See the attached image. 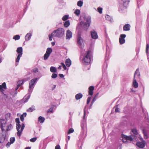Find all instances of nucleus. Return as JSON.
Returning <instances> with one entry per match:
<instances>
[{"label": "nucleus", "mask_w": 149, "mask_h": 149, "mask_svg": "<svg viewBox=\"0 0 149 149\" xmlns=\"http://www.w3.org/2000/svg\"><path fill=\"white\" fill-rule=\"evenodd\" d=\"M0 128L2 133L0 134V143L3 142L6 136V132L10 131L13 128L11 122H7L5 119H0Z\"/></svg>", "instance_id": "f257e3e1"}, {"label": "nucleus", "mask_w": 149, "mask_h": 149, "mask_svg": "<svg viewBox=\"0 0 149 149\" xmlns=\"http://www.w3.org/2000/svg\"><path fill=\"white\" fill-rule=\"evenodd\" d=\"M65 30L62 28H59L54 31L51 34L48 35L49 39L50 41L52 40V37H56L61 38L64 35Z\"/></svg>", "instance_id": "f03ea898"}, {"label": "nucleus", "mask_w": 149, "mask_h": 149, "mask_svg": "<svg viewBox=\"0 0 149 149\" xmlns=\"http://www.w3.org/2000/svg\"><path fill=\"white\" fill-rule=\"evenodd\" d=\"M91 52L88 51L86 53L84 56H81L80 59L82 63L85 65H88L89 64L91 61Z\"/></svg>", "instance_id": "7ed1b4c3"}, {"label": "nucleus", "mask_w": 149, "mask_h": 149, "mask_svg": "<svg viewBox=\"0 0 149 149\" xmlns=\"http://www.w3.org/2000/svg\"><path fill=\"white\" fill-rule=\"evenodd\" d=\"M37 78H34L31 79L29 82V86L28 90V93L31 94L33 90L37 81L38 80Z\"/></svg>", "instance_id": "20e7f679"}, {"label": "nucleus", "mask_w": 149, "mask_h": 149, "mask_svg": "<svg viewBox=\"0 0 149 149\" xmlns=\"http://www.w3.org/2000/svg\"><path fill=\"white\" fill-rule=\"evenodd\" d=\"M17 52L18 54L16 59L15 65L17 66L18 65V63L19 62V60L20 59L21 57L22 56V55L23 49L22 47H18L17 49Z\"/></svg>", "instance_id": "39448f33"}, {"label": "nucleus", "mask_w": 149, "mask_h": 149, "mask_svg": "<svg viewBox=\"0 0 149 149\" xmlns=\"http://www.w3.org/2000/svg\"><path fill=\"white\" fill-rule=\"evenodd\" d=\"M16 129L17 131V135L19 137H20L25 127L24 125L22 123V126L19 124H16Z\"/></svg>", "instance_id": "423d86ee"}, {"label": "nucleus", "mask_w": 149, "mask_h": 149, "mask_svg": "<svg viewBox=\"0 0 149 149\" xmlns=\"http://www.w3.org/2000/svg\"><path fill=\"white\" fill-rule=\"evenodd\" d=\"M77 42L80 48L83 49L84 47V40L80 34H78L77 36Z\"/></svg>", "instance_id": "0eeeda50"}, {"label": "nucleus", "mask_w": 149, "mask_h": 149, "mask_svg": "<svg viewBox=\"0 0 149 149\" xmlns=\"http://www.w3.org/2000/svg\"><path fill=\"white\" fill-rule=\"evenodd\" d=\"M130 0H122V4L123 6H121L119 8V11L120 12H122L123 10H124L127 6Z\"/></svg>", "instance_id": "6e6552de"}, {"label": "nucleus", "mask_w": 149, "mask_h": 149, "mask_svg": "<svg viewBox=\"0 0 149 149\" xmlns=\"http://www.w3.org/2000/svg\"><path fill=\"white\" fill-rule=\"evenodd\" d=\"M24 82V81L23 80H19L17 82V86L15 88V93L13 94V93H11V94L13 95V97L17 95V90L18 89V88L20 87L21 85L23 84Z\"/></svg>", "instance_id": "1a4fd4ad"}, {"label": "nucleus", "mask_w": 149, "mask_h": 149, "mask_svg": "<svg viewBox=\"0 0 149 149\" xmlns=\"http://www.w3.org/2000/svg\"><path fill=\"white\" fill-rule=\"evenodd\" d=\"M80 24L83 28L86 29H87L90 26L87 23L84 21H81Z\"/></svg>", "instance_id": "9d476101"}, {"label": "nucleus", "mask_w": 149, "mask_h": 149, "mask_svg": "<svg viewBox=\"0 0 149 149\" xmlns=\"http://www.w3.org/2000/svg\"><path fill=\"white\" fill-rule=\"evenodd\" d=\"M72 36V32L69 30H68L66 33V39L70 40Z\"/></svg>", "instance_id": "9b49d317"}, {"label": "nucleus", "mask_w": 149, "mask_h": 149, "mask_svg": "<svg viewBox=\"0 0 149 149\" xmlns=\"http://www.w3.org/2000/svg\"><path fill=\"white\" fill-rule=\"evenodd\" d=\"M126 35L125 34H121L119 38V42L121 44L124 43L125 42V38L126 37Z\"/></svg>", "instance_id": "f8f14e48"}, {"label": "nucleus", "mask_w": 149, "mask_h": 149, "mask_svg": "<svg viewBox=\"0 0 149 149\" xmlns=\"http://www.w3.org/2000/svg\"><path fill=\"white\" fill-rule=\"evenodd\" d=\"M143 132L145 139H147L149 137V131H147L145 129L143 130Z\"/></svg>", "instance_id": "ddd939ff"}, {"label": "nucleus", "mask_w": 149, "mask_h": 149, "mask_svg": "<svg viewBox=\"0 0 149 149\" xmlns=\"http://www.w3.org/2000/svg\"><path fill=\"white\" fill-rule=\"evenodd\" d=\"M6 88V84L5 82H3L1 85H0V91L2 93H3L4 90Z\"/></svg>", "instance_id": "4468645a"}, {"label": "nucleus", "mask_w": 149, "mask_h": 149, "mask_svg": "<svg viewBox=\"0 0 149 149\" xmlns=\"http://www.w3.org/2000/svg\"><path fill=\"white\" fill-rule=\"evenodd\" d=\"M91 35L92 38L94 39H96L98 38V36L97 33L95 31H93L91 32Z\"/></svg>", "instance_id": "2eb2a0df"}, {"label": "nucleus", "mask_w": 149, "mask_h": 149, "mask_svg": "<svg viewBox=\"0 0 149 149\" xmlns=\"http://www.w3.org/2000/svg\"><path fill=\"white\" fill-rule=\"evenodd\" d=\"M84 21L87 23L88 24L90 25L91 23V17L90 16L84 17Z\"/></svg>", "instance_id": "dca6fc26"}, {"label": "nucleus", "mask_w": 149, "mask_h": 149, "mask_svg": "<svg viewBox=\"0 0 149 149\" xmlns=\"http://www.w3.org/2000/svg\"><path fill=\"white\" fill-rule=\"evenodd\" d=\"M140 76V73L139 72V69L137 68L136 69L135 72L134 79H137L138 78H139V76Z\"/></svg>", "instance_id": "f3484780"}, {"label": "nucleus", "mask_w": 149, "mask_h": 149, "mask_svg": "<svg viewBox=\"0 0 149 149\" xmlns=\"http://www.w3.org/2000/svg\"><path fill=\"white\" fill-rule=\"evenodd\" d=\"M136 145L138 147L140 148H143L145 146V142H139L136 143Z\"/></svg>", "instance_id": "a211bd4d"}, {"label": "nucleus", "mask_w": 149, "mask_h": 149, "mask_svg": "<svg viewBox=\"0 0 149 149\" xmlns=\"http://www.w3.org/2000/svg\"><path fill=\"white\" fill-rule=\"evenodd\" d=\"M11 114L10 113H8L5 115V119L6 122H7L8 120H9V122H11V118L10 117Z\"/></svg>", "instance_id": "6ab92c4d"}, {"label": "nucleus", "mask_w": 149, "mask_h": 149, "mask_svg": "<svg viewBox=\"0 0 149 149\" xmlns=\"http://www.w3.org/2000/svg\"><path fill=\"white\" fill-rule=\"evenodd\" d=\"M32 36V34L30 33H28L25 36V40L26 41H28L29 40Z\"/></svg>", "instance_id": "aec40b11"}, {"label": "nucleus", "mask_w": 149, "mask_h": 149, "mask_svg": "<svg viewBox=\"0 0 149 149\" xmlns=\"http://www.w3.org/2000/svg\"><path fill=\"white\" fill-rule=\"evenodd\" d=\"M94 88L93 86H90L89 88L88 93L89 94L91 95H92L93 94V91Z\"/></svg>", "instance_id": "412c9836"}, {"label": "nucleus", "mask_w": 149, "mask_h": 149, "mask_svg": "<svg viewBox=\"0 0 149 149\" xmlns=\"http://www.w3.org/2000/svg\"><path fill=\"white\" fill-rule=\"evenodd\" d=\"M71 61L69 58L66 59L65 61V64L67 67H69L71 64Z\"/></svg>", "instance_id": "4be33fe9"}, {"label": "nucleus", "mask_w": 149, "mask_h": 149, "mask_svg": "<svg viewBox=\"0 0 149 149\" xmlns=\"http://www.w3.org/2000/svg\"><path fill=\"white\" fill-rule=\"evenodd\" d=\"M130 25L128 24H125L123 27V29L124 31H127L130 29Z\"/></svg>", "instance_id": "5701e85b"}, {"label": "nucleus", "mask_w": 149, "mask_h": 149, "mask_svg": "<svg viewBox=\"0 0 149 149\" xmlns=\"http://www.w3.org/2000/svg\"><path fill=\"white\" fill-rule=\"evenodd\" d=\"M122 138H126L127 141L128 140L131 141L132 140V138L131 136H128L122 134Z\"/></svg>", "instance_id": "b1692460"}, {"label": "nucleus", "mask_w": 149, "mask_h": 149, "mask_svg": "<svg viewBox=\"0 0 149 149\" xmlns=\"http://www.w3.org/2000/svg\"><path fill=\"white\" fill-rule=\"evenodd\" d=\"M136 79H134V80L133 82V86L135 88H137L138 86V84L136 81Z\"/></svg>", "instance_id": "393cba45"}, {"label": "nucleus", "mask_w": 149, "mask_h": 149, "mask_svg": "<svg viewBox=\"0 0 149 149\" xmlns=\"http://www.w3.org/2000/svg\"><path fill=\"white\" fill-rule=\"evenodd\" d=\"M83 97V95L81 93H78L75 95V98L76 100H78L81 98Z\"/></svg>", "instance_id": "a878e982"}, {"label": "nucleus", "mask_w": 149, "mask_h": 149, "mask_svg": "<svg viewBox=\"0 0 149 149\" xmlns=\"http://www.w3.org/2000/svg\"><path fill=\"white\" fill-rule=\"evenodd\" d=\"M45 120V118L42 116H40L38 118V121L41 123H43Z\"/></svg>", "instance_id": "bb28decb"}, {"label": "nucleus", "mask_w": 149, "mask_h": 149, "mask_svg": "<svg viewBox=\"0 0 149 149\" xmlns=\"http://www.w3.org/2000/svg\"><path fill=\"white\" fill-rule=\"evenodd\" d=\"M61 65H59V67H58V69L59 70H61L62 66H63V69L65 70L66 69V67L65 65V64L63 63H61Z\"/></svg>", "instance_id": "cd10ccee"}, {"label": "nucleus", "mask_w": 149, "mask_h": 149, "mask_svg": "<svg viewBox=\"0 0 149 149\" xmlns=\"http://www.w3.org/2000/svg\"><path fill=\"white\" fill-rule=\"evenodd\" d=\"M50 70L51 72L53 73H55L57 72V69L56 68L53 66H51L50 68Z\"/></svg>", "instance_id": "c85d7f7f"}, {"label": "nucleus", "mask_w": 149, "mask_h": 149, "mask_svg": "<svg viewBox=\"0 0 149 149\" xmlns=\"http://www.w3.org/2000/svg\"><path fill=\"white\" fill-rule=\"evenodd\" d=\"M105 18L107 20L110 21L111 22H112L113 21V19L112 17L110 16L107 15L105 16Z\"/></svg>", "instance_id": "c756f323"}, {"label": "nucleus", "mask_w": 149, "mask_h": 149, "mask_svg": "<svg viewBox=\"0 0 149 149\" xmlns=\"http://www.w3.org/2000/svg\"><path fill=\"white\" fill-rule=\"evenodd\" d=\"M35 110V107L32 106L31 107L29 108L27 110V111L28 112H30L33 111Z\"/></svg>", "instance_id": "7c9ffc66"}, {"label": "nucleus", "mask_w": 149, "mask_h": 149, "mask_svg": "<svg viewBox=\"0 0 149 149\" xmlns=\"http://www.w3.org/2000/svg\"><path fill=\"white\" fill-rule=\"evenodd\" d=\"M80 10L78 9H77L75 10L74 12V14H75L77 16H79L80 14Z\"/></svg>", "instance_id": "2f4dec72"}, {"label": "nucleus", "mask_w": 149, "mask_h": 149, "mask_svg": "<svg viewBox=\"0 0 149 149\" xmlns=\"http://www.w3.org/2000/svg\"><path fill=\"white\" fill-rule=\"evenodd\" d=\"M52 52V49L51 48H48L47 49L46 53L49 55Z\"/></svg>", "instance_id": "473e14b6"}, {"label": "nucleus", "mask_w": 149, "mask_h": 149, "mask_svg": "<svg viewBox=\"0 0 149 149\" xmlns=\"http://www.w3.org/2000/svg\"><path fill=\"white\" fill-rule=\"evenodd\" d=\"M26 113H23V114H22L21 116H20V120H21V121L22 122L24 120V117H26Z\"/></svg>", "instance_id": "72a5a7b5"}, {"label": "nucleus", "mask_w": 149, "mask_h": 149, "mask_svg": "<svg viewBox=\"0 0 149 149\" xmlns=\"http://www.w3.org/2000/svg\"><path fill=\"white\" fill-rule=\"evenodd\" d=\"M29 94V95L27 97L25 96L23 98V100L24 101V102H27V101L28 100L30 96V94Z\"/></svg>", "instance_id": "f704fd0d"}, {"label": "nucleus", "mask_w": 149, "mask_h": 149, "mask_svg": "<svg viewBox=\"0 0 149 149\" xmlns=\"http://www.w3.org/2000/svg\"><path fill=\"white\" fill-rule=\"evenodd\" d=\"M70 24V22L69 20H68L65 22L64 25L65 27H67L69 26Z\"/></svg>", "instance_id": "c9c22d12"}, {"label": "nucleus", "mask_w": 149, "mask_h": 149, "mask_svg": "<svg viewBox=\"0 0 149 149\" xmlns=\"http://www.w3.org/2000/svg\"><path fill=\"white\" fill-rule=\"evenodd\" d=\"M83 2L81 0L79 1L77 3V5L80 7H81L83 5Z\"/></svg>", "instance_id": "e433bc0d"}, {"label": "nucleus", "mask_w": 149, "mask_h": 149, "mask_svg": "<svg viewBox=\"0 0 149 149\" xmlns=\"http://www.w3.org/2000/svg\"><path fill=\"white\" fill-rule=\"evenodd\" d=\"M20 36L19 35H16L13 36V39L15 40H18L20 39Z\"/></svg>", "instance_id": "4c0bfd02"}, {"label": "nucleus", "mask_w": 149, "mask_h": 149, "mask_svg": "<svg viewBox=\"0 0 149 149\" xmlns=\"http://www.w3.org/2000/svg\"><path fill=\"white\" fill-rule=\"evenodd\" d=\"M54 107V106H52V107H51V108L47 110V112H51L52 113L53 112V108Z\"/></svg>", "instance_id": "58836bf2"}, {"label": "nucleus", "mask_w": 149, "mask_h": 149, "mask_svg": "<svg viewBox=\"0 0 149 149\" xmlns=\"http://www.w3.org/2000/svg\"><path fill=\"white\" fill-rule=\"evenodd\" d=\"M68 15H65L62 17V19L63 21H65L68 19Z\"/></svg>", "instance_id": "ea45409f"}, {"label": "nucleus", "mask_w": 149, "mask_h": 149, "mask_svg": "<svg viewBox=\"0 0 149 149\" xmlns=\"http://www.w3.org/2000/svg\"><path fill=\"white\" fill-rule=\"evenodd\" d=\"M49 55L46 53H45L44 56V59L45 60H46L47 59L49 56Z\"/></svg>", "instance_id": "a19ab883"}, {"label": "nucleus", "mask_w": 149, "mask_h": 149, "mask_svg": "<svg viewBox=\"0 0 149 149\" xmlns=\"http://www.w3.org/2000/svg\"><path fill=\"white\" fill-rule=\"evenodd\" d=\"M114 108H115V113H119L120 111V109L118 108L117 106H116V107H114Z\"/></svg>", "instance_id": "79ce46f5"}, {"label": "nucleus", "mask_w": 149, "mask_h": 149, "mask_svg": "<svg viewBox=\"0 0 149 149\" xmlns=\"http://www.w3.org/2000/svg\"><path fill=\"white\" fill-rule=\"evenodd\" d=\"M132 132L133 133L136 135H137L138 134V132L137 130L136 129H133L132 130Z\"/></svg>", "instance_id": "37998d69"}, {"label": "nucleus", "mask_w": 149, "mask_h": 149, "mask_svg": "<svg viewBox=\"0 0 149 149\" xmlns=\"http://www.w3.org/2000/svg\"><path fill=\"white\" fill-rule=\"evenodd\" d=\"M10 144L13 143L15 141V138L14 137H13V138H11L10 139Z\"/></svg>", "instance_id": "c03bdc74"}, {"label": "nucleus", "mask_w": 149, "mask_h": 149, "mask_svg": "<svg viewBox=\"0 0 149 149\" xmlns=\"http://www.w3.org/2000/svg\"><path fill=\"white\" fill-rule=\"evenodd\" d=\"M74 131V130L73 128H70L68 132V134H69L71 133H73Z\"/></svg>", "instance_id": "a18cd8bd"}, {"label": "nucleus", "mask_w": 149, "mask_h": 149, "mask_svg": "<svg viewBox=\"0 0 149 149\" xmlns=\"http://www.w3.org/2000/svg\"><path fill=\"white\" fill-rule=\"evenodd\" d=\"M37 139L36 137H34L31 138L30 140V141L31 142H35Z\"/></svg>", "instance_id": "49530a36"}, {"label": "nucleus", "mask_w": 149, "mask_h": 149, "mask_svg": "<svg viewBox=\"0 0 149 149\" xmlns=\"http://www.w3.org/2000/svg\"><path fill=\"white\" fill-rule=\"evenodd\" d=\"M57 76V75L56 73H53L52 74L51 77L52 78L54 79L56 78Z\"/></svg>", "instance_id": "de8ad7c7"}, {"label": "nucleus", "mask_w": 149, "mask_h": 149, "mask_svg": "<svg viewBox=\"0 0 149 149\" xmlns=\"http://www.w3.org/2000/svg\"><path fill=\"white\" fill-rule=\"evenodd\" d=\"M97 10L100 13L102 14V8H101L98 7L97 8Z\"/></svg>", "instance_id": "09e8293b"}, {"label": "nucleus", "mask_w": 149, "mask_h": 149, "mask_svg": "<svg viewBox=\"0 0 149 149\" xmlns=\"http://www.w3.org/2000/svg\"><path fill=\"white\" fill-rule=\"evenodd\" d=\"M32 71L34 73H36L38 72V70L37 68H35L32 70Z\"/></svg>", "instance_id": "8fccbe9b"}, {"label": "nucleus", "mask_w": 149, "mask_h": 149, "mask_svg": "<svg viewBox=\"0 0 149 149\" xmlns=\"http://www.w3.org/2000/svg\"><path fill=\"white\" fill-rule=\"evenodd\" d=\"M149 49V45L148 44H147L146 45V53L147 54L148 56H149V55L148 54V50Z\"/></svg>", "instance_id": "3c124183"}, {"label": "nucleus", "mask_w": 149, "mask_h": 149, "mask_svg": "<svg viewBox=\"0 0 149 149\" xmlns=\"http://www.w3.org/2000/svg\"><path fill=\"white\" fill-rule=\"evenodd\" d=\"M123 139H122L123 141V143H127L128 141L126 138H122Z\"/></svg>", "instance_id": "603ef678"}, {"label": "nucleus", "mask_w": 149, "mask_h": 149, "mask_svg": "<svg viewBox=\"0 0 149 149\" xmlns=\"http://www.w3.org/2000/svg\"><path fill=\"white\" fill-rule=\"evenodd\" d=\"M86 106L85 107L84 109V115L83 116V119H84L85 118L86 116Z\"/></svg>", "instance_id": "864d4df0"}, {"label": "nucleus", "mask_w": 149, "mask_h": 149, "mask_svg": "<svg viewBox=\"0 0 149 149\" xmlns=\"http://www.w3.org/2000/svg\"><path fill=\"white\" fill-rule=\"evenodd\" d=\"M81 127L83 130H84L85 127H86V125L85 124H81Z\"/></svg>", "instance_id": "5fc2aeb1"}, {"label": "nucleus", "mask_w": 149, "mask_h": 149, "mask_svg": "<svg viewBox=\"0 0 149 149\" xmlns=\"http://www.w3.org/2000/svg\"><path fill=\"white\" fill-rule=\"evenodd\" d=\"M91 100V97H88V98L87 100V104H88L90 102Z\"/></svg>", "instance_id": "6e6d98bb"}, {"label": "nucleus", "mask_w": 149, "mask_h": 149, "mask_svg": "<svg viewBox=\"0 0 149 149\" xmlns=\"http://www.w3.org/2000/svg\"><path fill=\"white\" fill-rule=\"evenodd\" d=\"M15 122L17 124H19L20 121L19 118H17L15 119Z\"/></svg>", "instance_id": "4d7b16f0"}, {"label": "nucleus", "mask_w": 149, "mask_h": 149, "mask_svg": "<svg viewBox=\"0 0 149 149\" xmlns=\"http://www.w3.org/2000/svg\"><path fill=\"white\" fill-rule=\"evenodd\" d=\"M55 149H60V147L59 145L56 146L55 148Z\"/></svg>", "instance_id": "13d9d810"}, {"label": "nucleus", "mask_w": 149, "mask_h": 149, "mask_svg": "<svg viewBox=\"0 0 149 149\" xmlns=\"http://www.w3.org/2000/svg\"><path fill=\"white\" fill-rule=\"evenodd\" d=\"M56 85H53L52 87V90H54L56 88Z\"/></svg>", "instance_id": "bf43d9fd"}, {"label": "nucleus", "mask_w": 149, "mask_h": 149, "mask_svg": "<svg viewBox=\"0 0 149 149\" xmlns=\"http://www.w3.org/2000/svg\"><path fill=\"white\" fill-rule=\"evenodd\" d=\"M59 75L61 78H63L64 77V75L62 74H59Z\"/></svg>", "instance_id": "052dcab7"}, {"label": "nucleus", "mask_w": 149, "mask_h": 149, "mask_svg": "<svg viewBox=\"0 0 149 149\" xmlns=\"http://www.w3.org/2000/svg\"><path fill=\"white\" fill-rule=\"evenodd\" d=\"M95 102V101L94 100H92L91 102V106L93 105V103L94 102Z\"/></svg>", "instance_id": "680f3d73"}, {"label": "nucleus", "mask_w": 149, "mask_h": 149, "mask_svg": "<svg viewBox=\"0 0 149 149\" xmlns=\"http://www.w3.org/2000/svg\"><path fill=\"white\" fill-rule=\"evenodd\" d=\"M140 139H141V141H142V142H145V141L143 139V138H141Z\"/></svg>", "instance_id": "e2e57ef3"}, {"label": "nucleus", "mask_w": 149, "mask_h": 149, "mask_svg": "<svg viewBox=\"0 0 149 149\" xmlns=\"http://www.w3.org/2000/svg\"><path fill=\"white\" fill-rule=\"evenodd\" d=\"M97 98L96 97H94L93 98V100H95V101L96 100Z\"/></svg>", "instance_id": "0e129e2a"}, {"label": "nucleus", "mask_w": 149, "mask_h": 149, "mask_svg": "<svg viewBox=\"0 0 149 149\" xmlns=\"http://www.w3.org/2000/svg\"><path fill=\"white\" fill-rule=\"evenodd\" d=\"M68 140H69L70 139V136H68Z\"/></svg>", "instance_id": "69168bd1"}, {"label": "nucleus", "mask_w": 149, "mask_h": 149, "mask_svg": "<svg viewBox=\"0 0 149 149\" xmlns=\"http://www.w3.org/2000/svg\"><path fill=\"white\" fill-rule=\"evenodd\" d=\"M52 45H55V42H52Z\"/></svg>", "instance_id": "338daca9"}, {"label": "nucleus", "mask_w": 149, "mask_h": 149, "mask_svg": "<svg viewBox=\"0 0 149 149\" xmlns=\"http://www.w3.org/2000/svg\"><path fill=\"white\" fill-rule=\"evenodd\" d=\"M25 149H30V148L29 147H26Z\"/></svg>", "instance_id": "774afa93"}]
</instances>
